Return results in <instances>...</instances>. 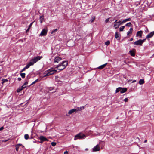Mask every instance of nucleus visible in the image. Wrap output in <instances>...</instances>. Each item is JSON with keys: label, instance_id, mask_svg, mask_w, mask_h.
<instances>
[{"label": "nucleus", "instance_id": "obj_1", "mask_svg": "<svg viewBox=\"0 0 154 154\" xmlns=\"http://www.w3.org/2000/svg\"><path fill=\"white\" fill-rule=\"evenodd\" d=\"M56 72V70L53 69H49V70H47L45 72L44 74H45V75L44 76L42 77L41 76V77L42 78H43L47 76L50 75L55 73Z\"/></svg>", "mask_w": 154, "mask_h": 154}, {"label": "nucleus", "instance_id": "obj_2", "mask_svg": "<svg viewBox=\"0 0 154 154\" xmlns=\"http://www.w3.org/2000/svg\"><path fill=\"white\" fill-rule=\"evenodd\" d=\"M86 137V136L82 133H80L76 135L74 137L75 140L78 139H82Z\"/></svg>", "mask_w": 154, "mask_h": 154}, {"label": "nucleus", "instance_id": "obj_3", "mask_svg": "<svg viewBox=\"0 0 154 154\" xmlns=\"http://www.w3.org/2000/svg\"><path fill=\"white\" fill-rule=\"evenodd\" d=\"M42 58V56H37L32 59L30 61L33 65L35 63L40 60Z\"/></svg>", "mask_w": 154, "mask_h": 154}, {"label": "nucleus", "instance_id": "obj_4", "mask_svg": "<svg viewBox=\"0 0 154 154\" xmlns=\"http://www.w3.org/2000/svg\"><path fill=\"white\" fill-rule=\"evenodd\" d=\"M146 40V39H145L143 40L139 39L137 41L135 42L134 43V44L135 45H142V44L145 42Z\"/></svg>", "mask_w": 154, "mask_h": 154}, {"label": "nucleus", "instance_id": "obj_5", "mask_svg": "<svg viewBox=\"0 0 154 154\" xmlns=\"http://www.w3.org/2000/svg\"><path fill=\"white\" fill-rule=\"evenodd\" d=\"M55 79L57 82L61 83L64 80V78L62 76L60 77L56 76Z\"/></svg>", "mask_w": 154, "mask_h": 154}, {"label": "nucleus", "instance_id": "obj_6", "mask_svg": "<svg viewBox=\"0 0 154 154\" xmlns=\"http://www.w3.org/2000/svg\"><path fill=\"white\" fill-rule=\"evenodd\" d=\"M48 32L47 28L44 29L41 31L39 35L40 36H45L47 34Z\"/></svg>", "mask_w": 154, "mask_h": 154}, {"label": "nucleus", "instance_id": "obj_7", "mask_svg": "<svg viewBox=\"0 0 154 154\" xmlns=\"http://www.w3.org/2000/svg\"><path fill=\"white\" fill-rule=\"evenodd\" d=\"M100 149L99 145H97L93 148L92 151L93 152L98 151L100 150Z\"/></svg>", "mask_w": 154, "mask_h": 154}, {"label": "nucleus", "instance_id": "obj_8", "mask_svg": "<svg viewBox=\"0 0 154 154\" xmlns=\"http://www.w3.org/2000/svg\"><path fill=\"white\" fill-rule=\"evenodd\" d=\"M68 64V61H63L60 64L63 66V67L62 69H64L66 67L67 65Z\"/></svg>", "mask_w": 154, "mask_h": 154}, {"label": "nucleus", "instance_id": "obj_9", "mask_svg": "<svg viewBox=\"0 0 154 154\" xmlns=\"http://www.w3.org/2000/svg\"><path fill=\"white\" fill-rule=\"evenodd\" d=\"M63 67V66L60 64L57 65V66L55 67L54 68H57L59 71H61L64 69H62Z\"/></svg>", "mask_w": 154, "mask_h": 154}, {"label": "nucleus", "instance_id": "obj_10", "mask_svg": "<svg viewBox=\"0 0 154 154\" xmlns=\"http://www.w3.org/2000/svg\"><path fill=\"white\" fill-rule=\"evenodd\" d=\"M62 59V58L59 57H56L54 60V63H58L59 61H60Z\"/></svg>", "mask_w": 154, "mask_h": 154}, {"label": "nucleus", "instance_id": "obj_11", "mask_svg": "<svg viewBox=\"0 0 154 154\" xmlns=\"http://www.w3.org/2000/svg\"><path fill=\"white\" fill-rule=\"evenodd\" d=\"M154 35V31L151 32L149 34H148L146 37V38H150L153 36Z\"/></svg>", "mask_w": 154, "mask_h": 154}, {"label": "nucleus", "instance_id": "obj_12", "mask_svg": "<svg viewBox=\"0 0 154 154\" xmlns=\"http://www.w3.org/2000/svg\"><path fill=\"white\" fill-rule=\"evenodd\" d=\"M117 20H116L115 22H114V26L116 29H117L118 28L120 24L119 23L118 24L117 23Z\"/></svg>", "mask_w": 154, "mask_h": 154}, {"label": "nucleus", "instance_id": "obj_13", "mask_svg": "<svg viewBox=\"0 0 154 154\" xmlns=\"http://www.w3.org/2000/svg\"><path fill=\"white\" fill-rule=\"evenodd\" d=\"M142 33L143 32L141 30L137 32L136 34V36L138 37L139 36L141 37L142 36Z\"/></svg>", "mask_w": 154, "mask_h": 154}, {"label": "nucleus", "instance_id": "obj_14", "mask_svg": "<svg viewBox=\"0 0 154 154\" xmlns=\"http://www.w3.org/2000/svg\"><path fill=\"white\" fill-rule=\"evenodd\" d=\"M39 139L40 140L42 141L48 140V139L46 138L44 136H40L39 137Z\"/></svg>", "mask_w": 154, "mask_h": 154}, {"label": "nucleus", "instance_id": "obj_15", "mask_svg": "<svg viewBox=\"0 0 154 154\" xmlns=\"http://www.w3.org/2000/svg\"><path fill=\"white\" fill-rule=\"evenodd\" d=\"M75 111H77L76 109H73L69 110L68 113L69 114H71Z\"/></svg>", "mask_w": 154, "mask_h": 154}, {"label": "nucleus", "instance_id": "obj_16", "mask_svg": "<svg viewBox=\"0 0 154 154\" xmlns=\"http://www.w3.org/2000/svg\"><path fill=\"white\" fill-rule=\"evenodd\" d=\"M107 64V63H106L104 64L101 65L100 66H99L97 68V69H102L105 67V66Z\"/></svg>", "mask_w": 154, "mask_h": 154}, {"label": "nucleus", "instance_id": "obj_17", "mask_svg": "<svg viewBox=\"0 0 154 154\" xmlns=\"http://www.w3.org/2000/svg\"><path fill=\"white\" fill-rule=\"evenodd\" d=\"M127 88H122L121 90V93L122 94L126 92L127 91Z\"/></svg>", "mask_w": 154, "mask_h": 154}, {"label": "nucleus", "instance_id": "obj_18", "mask_svg": "<svg viewBox=\"0 0 154 154\" xmlns=\"http://www.w3.org/2000/svg\"><path fill=\"white\" fill-rule=\"evenodd\" d=\"M33 65V63H32V62L30 61V62L25 67L26 69H27L29 68L30 66Z\"/></svg>", "mask_w": 154, "mask_h": 154}, {"label": "nucleus", "instance_id": "obj_19", "mask_svg": "<svg viewBox=\"0 0 154 154\" xmlns=\"http://www.w3.org/2000/svg\"><path fill=\"white\" fill-rule=\"evenodd\" d=\"M85 108V106H81L80 107H78L76 109L77 111H79V110H80V111L84 109Z\"/></svg>", "mask_w": 154, "mask_h": 154}, {"label": "nucleus", "instance_id": "obj_20", "mask_svg": "<svg viewBox=\"0 0 154 154\" xmlns=\"http://www.w3.org/2000/svg\"><path fill=\"white\" fill-rule=\"evenodd\" d=\"M22 145V144H17L16 146H15V147H16V150L17 151H18V149H19V147L20 146H21Z\"/></svg>", "mask_w": 154, "mask_h": 154}, {"label": "nucleus", "instance_id": "obj_21", "mask_svg": "<svg viewBox=\"0 0 154 154\" xmlns=\"http://www.w3.org/2000/svg\"><path fill=\"white\" fill-rule=\"evenodd\" d=\"M133 31V28H130V29H129V30L127 32V35H129L130 34H131L132 33Z\"/></svg>", "mask_w": 154, "mask_h": 154}, {"label": "nucleus", "instance_id": "obj_22", "mask_svg": "<svg viewBox=\"0 0 154 154\" xmlns=\"http://www.w3.org/2000/svg\"><path fill=\"white\" fill-rule=\"evenodd\" d=\"M129 53L132 56H134L135 55L134 51L133 50H130L129 51Z\"/></svg>", "mask_w": 154, "mask_h": 154}, {"label": "nucleus", "instance_id": "obj_23", "mask_svg": "<svg viewBox=\"0 0 154 154\" xmlns=\"http://www.w3.org/2000/svg\"><path fill=\"white\" fill-rule=\"evenodd\" d=\"M131 20V19L130 18L125 19L122 22H121V23H123L126 22L127 21H130Z\"/></svg>", "mask_w": 154, "mask_h": 154}, {"label": "nucleus", "instance_id": "obj_24", "mask_svg": "<svg viewBox=\"0 0 154 154\" xmlns=\"http://www.w3.org/2000/svg\"><path fill=\"white\" fill-rule=\"evenodd\" d=\"M144 83V81L143 79H140L139 82V83L140 85H142Z\"/></svg>", "mask_w": 154, "mask_h": 154}, {"label": "nucleus", "instance_id": "obj_25", "mask_svg": "<svg viewBox=\"0 0 154 154\" xmlns=\"http://www.w3.org/2000/svg\"><path fill=\"white\" fill-rule=\"evenodd\" d=\"M44 19V16H41L40 17V21L42 23Z\"/></svg>", "mask_w": 154, "mask_h": 154}, {"label": "nucleus", "instance_id": "obj_26", "mask_svg": "<svg viewBox=\"0 0 154 154\" xmlns=\"http://www.w3.org/2000/svg\"><path fill=\"white\" fill-rule=\"evenodd\" d=\"M121 87H119L116 88V93L119 92L120 91L121 92Z\"/></svg>", "mask_w": 154, "mask_h": 154}, {"label": "nucleus", "instance_id": "obj_27", "mask_svg": "<svg viewBox=\"0 0 154 154\" xmlns=\"http://www.w3.org/2000/svg\"><path fill=\"white\" fill-rule=\"evenodd\" d=\"M20 76L23 78H24L25 76V73H21L20 74Z\"/></svg>", "mask_w": 154, "mask_h": 154}, {"label": "nucleus", "instance_id": "obj_28", "mask_svg": "<svg viewBox=\"0 0 154 154\" xmlns=\"http://www.w3.org/2000/svg\"><path fill=\"white\" fill-rule=\"evenodd\" d=\"M24 138L26 140H27L29 138V136L28 134H26L24 135Z\"/></svg>", "mask_w": 154, "mask_h": 154}, {"label": "nucleus", "instance_id": "obj_29", "mask_svg": "<svg viewBox=\"0 0 154 154\" xmlns=\"http://www.w3.org/2000/svg\"><path fill=\"white\" fill-rule=\"evenodd\" d=\"M31 78V76L29 74H28L27 76L26 77V80H29V79Z\"/></svg>", "mask_w": 154, "mask_h": 154}, {"label": "nucleus", "instance_id": "obj_30", "mask_svg": "<svg viewBox=\"0 0 154 154\" xmlns=\"http://www.w3.org/2000/svg\"><path fill=\"white\" fill-rule=\"evenodd\" d=\"M57 31V29H55L53 30L52 32H51V34H54Z\"/></svg>", "mask_w": 154, "mask_h": 154}, {"label": "nucleus", "instance_id": "obj_31", "mask_svg": "<svg viewBox=\"0 0 154 154\" xmlns=\"http://www.w3.org/2000/svg\"><path fill=\"white\" fill-rule=\"evenodd\" d=\"M125 28V26H123L119 28V30L120 31H123Z\"/></svg>", "mask_w": 154, "mask_h": 154}, {"label": "nucleus", "instance_id": "obj_32", "mask_svg": "<svg viewBox=\"0 0 154 154\" xmlns=\"http://www.w3.org/2000/svg\"><path fill=\"white\" fill-rule=\"evenodd\" d=\"M115 37L116 38H117L119 37V33L118 32H116L115 33Z\"/></svg>", "mask_w": 154, "mask_h": 154}, {"label": "nucleus", "instance_id": "obj_33", "mask_svg": "<svg viewBox=\"0 0 154 154\" xmlns=\"http://www.w3.org/2000/svg\"><path fill=\"white\" fill-rule=\"evenodd\" d=\"M110 42L109 41H107L106 42H105V45H109L110 44Z\"/></svg>", "mask_w": 154, "mask_h": 154}, {"label": "nucleus", "instance_id": "obj_34", "mask_svg": "<svg viewBox=\"0 0 154 154\" xmlns=\"http://www.w3.org/2000/svg\"><path fill=\"white\" fill-rule=\"evenodd\" d=\"M28 81L29 80H26V79L25 80V83H24V84H23V85H24L25 86H26V85H27L28 84Z\"/></svg>", "mask_w": 154, "mask_h": 154}, {"label": "nucleus", "instance_id": "obj_35", "mask_svg": "<svg viewBox=\"0 0 154 154\" xmlns=\"http://www.w3.org/2000/svg\"><path fill=\"white\" fill-rule=\"evenodd\" d=\"M38 79H36L35 81H34L29 86V87L30 86L32 85L33 84L35 83L37 81H38Z\"/></svg>", "mask_w": 154, "mask_h": 154}, {"label": "nucleus", "instance_id": "obj_36", "mask_svg": "<svg viewBox=\"0 0 154 154\" xmlns=\"http://www.w3.org/2000/svg\"><path fill=\"white\" fill-rule=\"evenodd\" d=\"M21 90H22V88H21L20 87H19V88H18L17 91V92H19Z\"/></svg>", "mask_w": 154, "mask_h": 154}, {"label": "nucleus", "instance_id": "obj_37", "mask_svg": "<svg viewBox=\"0 0 154 154\" xmlns=\"http://www.w3.org/2000/svg\"><path fill=\"white\" fill-rule=\"evenodd\" d=\"M8 81V80L5 79H2V83L7 82Z\"/></svg>", "mask_w": 154, "mask_h": 154}, {"label": "nucleus", "instance_id": "obj_38", "mask_svg": "<svg viewBox=\"0 0 154 154\" xmlns=\"http://www.w3.org/2000/svg\"><path fill=\"white\" fill-rule=\"evenodd\" d=\"M131 25V23L130 22H129V23H127L125 25L126 26H130Z\"/></svg>", "mask_w": 154, "mask_h": 154}, {"label": "nucleus", "instance_id": "obj_39", "mask_svg": "<svg viewBox=\"0 0 154 154\" xmlns=\"http://www.w3.org/2000/svg\"><path fill=\"white\" fill-rule=\"evenodd\" d=\"M56 143L55 142H52L51 143V144L52 146H55L56 145Z\"/></svg>", "mask_w": 154, "mask_h": 154}, {"label": "nucleus", "instance_id": "obj_40", "mask_svg": "<svg viewBox=\"0 0 154 154\" xmlns=\"http://www.w3.org/2000/svg\"><path fill=\"white\" fill-rule=\"evenodd\" d=\"M95 17H93L92 18V19L91 20V23L93 22L94 20H95Z\"/></svg>", "mask_w": 154, "mask_h": 154}, {"label": "nucleus", "instance_id": "obj_41", "mask_svg": "<svg viewBox=\"0 0 154 154\" xmlns=\"http://www.w3.org/2000/svg\"><path fill=\"white\" fill-rule=\"evenodd\" d=\"M26 87V86H25L24 85H23L22 86H21V87H20V88H22V90H23V89L25 88V87Z\"/></svg>", "mask_w": 154, "mask_h": 154}, {"label": "nucleus", "instance_id": "obj_42", "mask_svg": "<svg viewBox=\"0 0 154 154\" xmlns=\"http://www.w3.org/2000/svg\"><path fill=\"white\" fill-rule=\"evenodd\" d=\"M128 100V98H125L124 100V101L125 102H127Z\"/></svg>", "mask_w": 154, "mask_h": 154}, {"label": "nucleus", "instance_id": "obj_43", "mask_svg": "<svg viewBox=\"0 0 154 154\" xmlns=\"http://www.w3.org/2000/svg\"><path fill=\"white\" fill-rule=\"evenodd\" d=\"M26 69L25 68V67H24V68H23L20 71V72H21L24 71Z\"/></svg>", "mask_w": 154, "mask_h": 154}, {"label": "nucleus", "instance_id": "obj_44", "mask_svg": "<svg viewBox=\"0 0 154 154\" xmlns=\"http://www.w3.org/2000/svg\"><path fill=\"white\" fill-rule=\"evenodd\" d=\"M109 20V18H107L105 20L106 23H107Z\"/></svg>", "mask_w": 154, "mask_h": 154}, {"label": "nucleus", "instance_id": "obj_45", "mask_svg": "<svg viewBox=\"0 0 154 154\" xmlns=\"http://www.w3.org/2000/svg\"><path fill=\"white\" fill-rule=\"evenodd\" d=\"M33 22H32V23H31L29 25V28H30L31 26H32V24H33Z\"/></svg>", "mask_w": 154, "mask_h": 154}, {"label": "nucleus", "instance_id": "obj_46", "mask_svg": "<svg viewBox=\"0 0 154 154\" xmlns=\"http://www.w3.org/2000/svg\"><path fill=\"white\" fill-rule=\"evenodd\" d=\"M21 78H20L19 77V78H17V80H18V81H21Z\"/></svg>", "mask_w": 154, "mask_h": 154}, {"label": "nucleus", "instance_id": "obj_47", "mask_svg": "<svg viewBox=\"0 0 154 154\" xmlns=\"http://www.w3.org/2000/svg\"><path fill=\"white\" fill-rule=\"evenodd\" d=\"M3 129H4V128L3 127H1L0 128V131L2 130H3Z\"/></svg>", "mask_w": 154, "mask_h": 154}, {"label": "nucleus", "instance_id": "obj_48", "mask_svg": "<svg viewBox=\"0 0 154 154\" xmlns=\"http://www.w3.org/2000/svg\"><path fill=\"white\" fill-rule=\"evenodd\" d=\"M68 152L67 151H65L64 152V154H68Z\"/></svg>", "mask_w": 154, "mask_h": 154}, {"label": "nucleus", "instance_id": "obj_49", "mask_svg": "<svg viewBox=\"0 0 154 154\" xmlns=\"http://www.w3.org/2000/svg\"><path fill=\"white\" fill-rule=\"evenodd\" d=\"M117 23L118 24L120 23V24L122 23H121V22L120 21H119L118 22H117Z\"/></svg>", "mask_w": 154, "mask_h": 154}, {"label": "nucleus", "instance_id": "obj_50", "mask_svg": "<svg viewBox=\"0 0 154 154\" xmlns=\"http://www.w3.org/2000/svg\"><path fill=\"white\" fill-rule=\"evenodd\" d=\"M145 32H148V29H146V30H145Z\"/></svg>", "mask_w": 154, "mask_h": 154}, {"label": "nucleus", "instance_id": "obj_51", "mask_svg": "<svg viewBox=\"0 0 154 154\" xmlns=\"http://www.w3.org/2000/svg\"><path fill=\"white\" fill-rule=\"evenodd\" d=\"M136 80H133L132 82V83H134V82H136Z\"/></svg>", "mask_w": 154, "mask_h": 154}, {"label": "nucleus", "instance_id": "obj_52", "mask_svg": "<svg viewBox=\"0 0 154 154\" xmlns=\"http://www.w3.org/2000/svg\"><path fill=\"white\" fill-rule=\"evenodd\" d=\"M133 40V38H131L130 39V41H132Z\"/></svg>", "mask_w": 154, "mask_h": 154}, {"label": "nucleus", "instance_id": "obj_53", "mask_svg": "<svg viewBox=\"0 0 154 154\" xmlns=\"http://www.w3.org/2000/svg\"><path fill=\"white\" fill-rule=\"evenodd\" d=\"M147 142V140H145L144 141V143H146Z\"/></svg>", "mask_w": 154, "mask_h": 154}, {"label": "nucleus", "instance_id": "obj_54", "mask_svg": "<svg viewBox=\"0 0 154 154\" xmlns=\"http://www.w3.org/2000/svg\"><path fill=\"white\" fill-rule=\"evenodd\" d=\"M7 141V140H3V142H5Z\"/></svg>", "mask_w": 154, "mask_h": 154}, {"label": "nucleus", "instance_id": "obj_55", "mask_svg": "<svg viewBox=\"0 0 154 154\" xmlns=\"http://www.w3.org/2000/svg\"><path fill=\"white\" fill-rule=\"evenodd\" d=\"M29 28H28V29H27V30H26V32L28 31H29Z\"/></svg>", "mask_w": 154, "mask_h": 154}, {"label": "nucleus", "instance_id": "obj_56", "mask_svg": "<svg viewBox=\"0 0 154 154\" xmlns=\"http://www.w3.org/2000/svg\"><path fill=\"white\" fill-rule=\"evenodd\" d=\"M85 150H88V149L87 148L85 149Z\"/></svg>", "mask_w": 154, "mask_h": 154}, {"label": "nucleus", "instance_id": "obj_57", "mask_svg": "<svg viewBox=\"0 0 154 154\" xmlns=\"http://www.w3.org/2000/svg\"><path fill=\"white\" fill-rule=\"evenodd\" d=\"M43 142V141H41V142H40V143H42Z\"/></svg>", "mask_w": 154, "mask_h": 154}, {"label": "nucleus", "instance_id": "obj_58", "mask_svg": "<svg viewBox=\"0 0 154 154\" xmlns=\"http://www.w3.org/2000/svg\"><path fill=\"white\" fill-rule=\"evenodd\" d=\"M22 147H24V146H23L22 145Z\"/></svg>", "mask_w": 154, "mask_h": 154}]
</instances>
